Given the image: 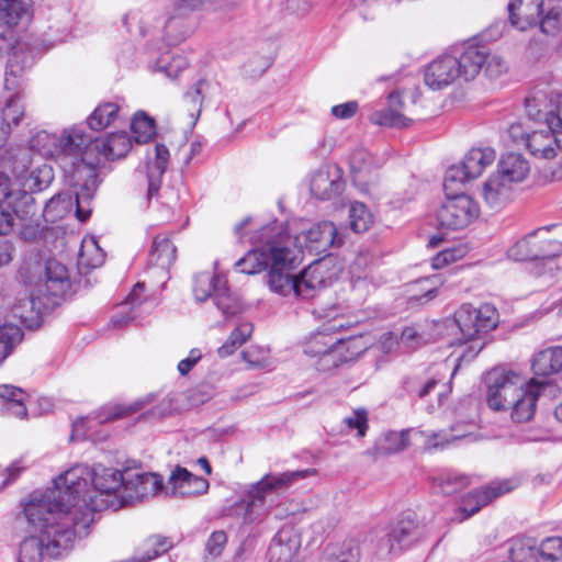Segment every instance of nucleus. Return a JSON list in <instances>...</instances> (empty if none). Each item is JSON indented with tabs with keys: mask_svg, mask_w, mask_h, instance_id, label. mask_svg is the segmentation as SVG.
<instances>
[{
	"mask_svg": "<svg viewBox=\"0 0 562 562\" xmlns=\"http://www.w3.org/2000/svg\"><path fill=\"white\" fill-rule=\"evenodd\" d=\"M92 142L79 126L65 128L58 135L40 131L30 140L33 150L57 162L70 186L80 187V191L75 193V202L76 216L81 222L91 214L89 202L98 187V159L93 150L90 151Z\"/></svg>",
	"mask_w": 562,
	"mask_h": 562,
	"instance_id": "obj_1",
	"label": "nucleus"
},
{
	"mask_svg": "<svg viewBox=\"0 0 562 562\" xmlns=\"http://www.w3.org/2000/svg\"><path fill=\"white\" fill-rule=\"evenodd\" d=\"M126 483V471L105 468L101 464L90 469L86 464H76L54 480L49 495L66 510L77 518L89 513L111 508L117 510L124 506L123 488Z\"/></svg>",
	"mask_w": 562,
	"mask_h": 562,
	"instance_id": "obj_2",
	"label": "nucleus"
},
{
	"mask_svg": "<svg viewBox=\"0 0 562 562\" xmlns=\"http://www.w3.org/2000/svg\"><path fill=\"white\" fill-rule=\"evenodd\" d=\"M27 521L38 530V536L25 538L20 546L19 562H41L44 553L58 558L70 550L77 536L86 532L91 524L89 513L77 518L64 509L54 495L46 492L41 498L25 504Z\"/></svg>",
	"mask_w": 562,
	"mask_h": 562,
	"instance_id": "obj_3",
	"label": "nucleus"
},
{
	"mask_svg": "<svg viewBox=\"0 0 562 562\" xmlns=\"http://www.w3.org/2000/svg\"><path fill=\"white\" fill-rule=\"evenodd\" d=\"M311 470L268 473L246 491L245 498L229 509L228 515L250 525L262 521L273 508L279 506L281 497L297 480L306 477Z\"/></svg>",
	"mask_w": 562,
	"mask_h": 562,
	"instance_id": "obj_4",
	"label": "nucleus"
},
{
	"mask_svg": "<svg viewBox=\"0 0 562 562\" xmlns=\"http://www.w3.org/2000/svg\"><path fill=\"white\" fill-rule=\"evenodd\" d=\"M454 323L459 328L460 336L457 344L464 346L457 357L452 375L461 362L472 361L485 346L484 335L496 328L498 324L497 310L488 303L474 307L471 304L461 305L454 313Z\"/></svg>",
	"mask_w": 562,
	"mask_h": 562,
	"instance_id": "obj_5",
	"label": "nucleus"
},
{
	"mask_svg": "<svg viewBox=\"0 0 562 562\" xmlns=\"http://www.w3.org/2000/svg\"><path fill=\"white\" fill-rule=\"evenodd\" d=\"M481 56L476 50L464 46L459 55H443L425 67L424 82L436 91L452 85L456 80L471 81L475 79V72Z\"/></svg>",
	"mask_w": 562,
	"mask_h": 562,
	"instance_id": "obj_6",
	"label": "nucleus"
},
{
	"mask_svg": "<svg viewBox=\"0 0 562 562\" xmlns=\"http://www.w3.org/2000/svg\"><path fill=\"white\" fill-rule=\"evenodd\" d=\"M290 236L285 234L281 224L272 222L252 232L250 244L254 248L240 258L235 267L246 274H255L267 269L272 263L274 250L283 248Z\"/></svg>",
	"mask_w": 562,
	"mask_h": 562,
	"instance_id": "obj_7",
	"label": "nucleus"
},
{
	"mask_svg": "<svg viewBox=\"0 0 562 562\" xmlns=\"http://www.w3.org/2000/svg\"><path fill=\"white\" fill-rule=\"evenodd\" d=\"M69 288V278L64 265L55 259L45 263L44 274L33 285L29 304L31 310L41 314L56 303L55 299L61 296Z\"/></svg>",
	"mask_w": 562,
	"mask_h": 562,
	"instance_id": "obj_8",
	"label": "nucleus"
},
{
	"mask_svg": "<svg viewBox=\"0 0 562 562\" xmlns=\"http://www.w3.org/2000/svg\"><path fill=\"white\" fill-rule=\"evenodd\" d=\"M272 263L268 273V285L271 291L280 295H290L299 297L300 279L299 276L291 273L302 261L300 249L291 247V237L283 248L274 250Z\"/></svg>",
	"mask_w": 562,
	"mask_h": 562,
	"instance_id": "obj_9",
	"label": "nucleus"
},
{
	"mask_svg": "<svg viewBox=\"0 0 562 562\" xmlns=\"http://www.w3.org/2000/svg\"><path fill=\"white\" fill-rule=\"evenodd\" d=\"M488 406L494 411H508V405L528 385L525 376L514 370L494 369L486 376Z\"/></svg>",
	"mask_w": 562,
	"mask_h": 562,
	"instance_id": "obj_10",
	"label": "nucleus"
},
{
	"mask_svg": "<svg viewBox=\"0 0 562 562\" xmlns=\"http://www.w3.org/2000/svg\"><path fill=\"white\" fill-rule=\"evenodd\" d=\"M345 237V227H337L333 222L324 221L300 233L294 239L291 238V247H297L300 255H302L304 249L310 254L318 255L326 252L331 247L341 246ZM300 258H302V256H300Z\"/></svg>",
	"mask_w": 562,
	"mask_h": 562,
	"instance_id": "obj_11",
	"label": "nucleus"
},
{
	"mask_svg": "<svg viewBox=\"0 0 562 562\" xmlns=\"http://www.w3.org/2000/svg\"><path fill=\"white\" fill-rule=\"evenodd\" d=\"M16 56V52H14L13 57L9 60V70L5 72L4 78V88L8 91H12V93L5 98L4 105L0 113V127L3 128L4 134L0 142V148L7 144L13 128L21 124L25 113L21 94L18 91L19 81L13 64Z\"/></svg>",
	"mask_w": 562,
	"mask_h": 562,
	"instance_id": "obj_12",
	"label": "nucleus"
},
{
	"mask_svg": "<svg viewBox=\"0 0 562 562\" xmlns=\"http://www.w3.org/2000/svg\"><path fill=\"white\" fill-rule=\"evenodd\" d=\"M480 215L479 204L467 194H457L442 203L437 212V221L441 228L462 229Z\"/></svg>",
	"mask_w": 562,
	"mask_h": 562,
	"instance_id": "obj_13",
	"label": "nucleus"
},
{
	"mask_svg": "<svg viewBox=\"0 0 562 562\" xmlns=\"http://www.w3.org/2000/svg\"><path fill=\"white\" fill-rule=\"evenodd\" d=\"M544 113L537 111L533 114L531 104H528V115L533 116L540 127L528 134L526 138L524 136L521 138L526 140V145L533 156L551 159L557 155V148H562V135L558 126H553L554 128L547 127Z\"/></svg>",
	"mask_w": 562,
	"mask_h": 562,
	"instance_id": "obj_14",
	"label": "nucleus"
},
{
	"mask_svg": "<svg viewBox=\"0 0 562 562\" xmlns=\"http://www.w3.org/2000/svg\"><path fill=\"white\" fill-rule=\"evenodd\" d=\"M420 536L422 526L415 515H402L381 539L380 550L386 554H396L417 541Z\"/></svg>",
	"mask_w": 562,
	"mask_h": 562,
	"instance_id": "obj_15",
	"label": "nucleus"
},
{
	"mask_svg": "<svg viewBox=\"0 0 562 562\" xmlns=\"http://www.w3.org/2000/svg\"><path fill=\"white\" fill-rule=\"evenodd\" d=\"M333 258L324 257L312 262L299 276V297L311 299L317 290L326 288L336 278L337 272Z\"/></svg>",
	"mask_w": 562,
	"mask_h": 562,
	"instance_id": "obj_16",
	"label": "nucleus"
},
{
	"mask_svg": "<svg viewBox=\"0 0 562 562\" xmlns=\"http://www.w3.org/2000/svg\"><path fill=\"white\" fill-rule=\"evenodd\" d=\"M551 394V385L547 381L530 380L522 390L521 396H517L513 404L508 405L510 418L515 423L529 422L536 412V402L542 394Z\"/></svg>",
	"mask_w": 562,
	"mask_h": 562,
	"instance_id": "obj_17",
	"label": "nucleus"
},
{
	"mask_svg": "<svg viewBox=\"0 0 562 562\" xmlns=\"http://www.w3.org/2000/svg\"><path fill=\"white\" fill-rule=\"evenodd\" d=\"M159 492H165L160 475L156 473L126 471V483L125 488H123L124 505L155 496Z\"/></svg>",
	"mask_w": 562,
	"mask_h": 562,
	"instance_id": "obj_18",
	"label": "nucleus"
},
{
	"mask_svg": "<svg viewBox=\"0 0 562 562\" xmlns=\"http://www.w3.org/2000/svg\"><path fill=\"white\" fill-rule=\"evenodd\" d=\"M311 193L319 200H330L344 190L341 171L337 166L326 165L312 173L310 180Z\"/></svg>",
	"mask_w": 562,
	"mask_h": 562,
	"instance_id": "obj_19",
	"label": "nucleus"
},
{
	"mask_svg": "<svg viewBox=\"0 0 562 562\" xmlns=\"http://www.w3.org/2000/svg\"><path fill=\"white\" fill-rule=\"evenodd\" d=\"M210 487L209 481L204 477L193 475L187 469L177 467L170 474L165 494L170 496H194L202 495Z\"/></svg>",
	"mask_w": 562,
	"mask_h": 562,
	"instance_id": "obj_20",
	"label": "nucleus"
},
{
	"mask_svg": "<svg viewBox=\"0 0 562 562\" xmlns=\"http://www.w3.org/2000/svg\"><path fill=\"white\" fill-rule=\"evenodd\" d=\"M512 490V483L509 481H503L468 493L462 497L459 506L460 512L464 514L462 519L471 517L491 501Z\"/></svg>",
	"mask_w": 562,
	"mask_h": 562,
	"instance_id": "obj_21",
	"label": "nucleus"
},
{
	"mask_svg": "<svg viewBox=\"0 0 562 562\" xmlns=\"http://www.w3.org/2000/svg\"><path fill=\"white\" fill-rule=\"evenodd\" d=\"M301 541L292 528H282L273 537L269 550V562H301L299 550Z\"/></svg>",
	"mask_w": 562,
	"mask_h": 562,
	"instance_id": "obj_22",
	"label": "nucleus"
},
{
	"mask_svg": "<svg viewBox=\"0 0 562 562\" xmlns=\"http://www.w3.org/2000/svg\"><path fill=\"white\" fill-rule=\"evenodd\" d=\"M132 147L131 137L125 132L112 133L104 138H95L90 144V151L93 150L98 159V166L109 159L124 157Z\"/></svg>",
	"mask_w": 562,
	"mask_h": 562,
	"instance_id": "obj_23",
	"label": "nucleus"
},
{
	"mask_svg": "<svg viewBox=\"0 0 562 562\" xmlns=\"http://www.w3.org/2000/svg\"><path fill=\"white\" fill-rule=\"evenodd\" d=\"M542 0H510L508 12L512 25L520 31L537 25L542 12Z\"/></svg>",
	"mask_w": 562,
	"mask_h": 562,
	"instance_id": "obj_24",
	"label": "nucleus"
},
{
	"mask_svg": "<svg viewBox=\"0 0 562 562\" xmlns=\"http://www.w3.org/2000/svg\"><path fill=\"white\" fill-rule=\"evenodd\" d=\"M531 380L547 381L552 385L549 378L562 371V347L554 346L539 351L531 361Z\"/></svg>",
	"mask_w": 562,
	"mask_h": 562,
	"instance_id": "obj_25",
	"label": "nucleus"
},
{
	"mask_svg": "<svg viewBox=\"0 0 562 562\" xmlns=\"http://www.w3.org/2000/svg\"><path fill=\"white\" fill-rule=\"evenodd\" d=\"M482 199L494 211L503 209L512 195V184L501 175L492 173L482 187Z\"/></svg>",
	"mask_w": 562,
	"mask_h": 562,
	"instance_id": "obj_26",
	"label": "nucleus"
},
{
	"mask_svg": "<svg viewBox=\"0 0 562 562\" xmlns=\"http://www.w3.org/2000/svg\"><path fill=\"white\" fill-rule=\"evenodd\" d=\"M169 160V150L162 144L155 147V158L147 165V200L150 202L160 189L161 178L166 171Z\"/></svg>",
	"mask_w": 562,
	"mask_h": 562,
	"instance_id": "obj_27",
	"label": "nucleus"
},
{
	"mask_svg": "<svg viewBox=\"0 0 562 562\" xmlns=\"http://www.w3.org/2000/svg\"><path fill=\"white\" fill-rule=\"evenodd\" d=\"M349 165L356 181L371 183L376 179L378 164L368 150L363 148L353 150L349 158Z\"/></svg>",
	"mask_w": 562,
	"mask_h": 562,
	"instance_id": "obj_28",
	"label": "nucleus"
},
{
	"mask_svg": "<svg viewBox=\"0 0 562 562\" xmlns=\"http://www.w3.org/2000/svg\"><path fill=\"white\" fill-rule=\"evenodd\" d=\"M468 49L476 50L481 56L475 77L483 70L487 78L497 79L508 71V64L499 54L491 53L486 47L479 45H468Z\"/></svg>",
	"mask_w": 562,
	"mask_h": 562,
	"instance_id": "obj_29",
	"label": "nucleus"
},
{
	"mask_svg": "<svg viewBox=\"0 0 562 562\" xmlns=\"http://www.w3.org/2000/svg\"><path fill=\"white\" fill-rule=\"evenodd\" d=\"M529 171V162L522 155L509 153L501 158L496 173L501 175L503 179L508 180L509 184H512L513 182L525 180Z\"/></svg>",
	"mask_w": 562,
	"mask_h": 562,
	"instance_id": "obj_30",
	"label": "nucleus"
},
{
	"mask_svg": "<svg viewBox=\"0 0 562 562\" xmlns=\"http://www.w3.org/2000/svg\"><path fill=\"white\" fill-rule=\"evenodd\" d=\"M402 108L403 101L401 95L397 92H392L389 94V108L383 111L373 112L370 116V121L382 126H406L409 120L401 113L400 110Z\"/></svg>",
	"mask_w": 562,
	"mask_h": 562,
	"instance_id": "obj_31",
	"label": "nucleus"
},
{
	"mask_svg": "<svg viewBox=\"0 0 562 562\" xmlns=\"http://www.w3.org/2000/svg\"><path fill=\"white\" fill-rule=\"evenodd\" d=\"M226 279L212 271L198 272L193 277L192 291L195 300L200 303L205 302L210 297H214L220 283H225Z\"/></svg>",
	"mask_w": 562,
	"mask_h": 562,
	"instance_id": "obj_32",
	"label": "nucleus"
},
{
	"mask_svg": "<svg viewBox=\"0 0 562 562\" xmlns=\"http://www.w3.org/2000/svg\"><path fill=\"white\" fill-rule=\"evenodd\" d=\"M495 158L496 153L491 147L472 148L464 156L462 164L465 168L467 175H470V178L475 179L494 162Z\"/></svg>",
	"mask_w": 562,
	"mask_h": 562,
	"instance_id": "obj_33",
	"label": "nucleus"
},
{
	"mask_svg": "<svg viewBox=\"0 0 562 562\" xmlns=\"http://www.w3.org/2000/svg\"><path fill=\"white\" fill-rule=\"evenodd\" d=\"M176 246L167 236L158 235L153 240L148 262L150 266L167 270L176 259Z\"/></svg>",
	"mask_w": 562,
	"mask_h": 562,
	"instance_id": "obj_34",
	"label": "nucleus"
},
{
	"mask_svg": "<svg viewBox=\"0 0 562 562\" xmlns=\"http://www.w3.org/2000/svg\"><path fill=\"white\" fill-rule=\"evenodd\" d=\"M551 254L536 243L535 234L517 241L508 249V257L516 261L549 258Z\"/></svg>",
	"mask_w": 562,
	"mask_h": 562,
	"instance_id": "obj_35",
	"label": "nucleus"
},
{
	"mask_svg": "<svg viewBox=\"0 0 562 562\" xmlns=\"http://www.w3.org/2000/svg\"><path fill=\"white\" fill-rule=\"evenodd\" d=\"M31 0H0V26L14 27L27 14Z\"/></svg>",
	"mask_w": 562,
	"mask_h": 562,
	"instance_id": "obj_36",
	"label": "nucleus"
},
{
	"mask_svg": "<svg viewBox=\"0 0 562 562\" xmlns=\"http://www.w3.org/2000/svg\"><path fill=\"white\" fill-rule=\"evenodd\" d=\"M361 549L358 540L348 539L339 544L328 547L325 555L326 562H359Z\"/></svg>",
	"mask_w": 562,
	"mask_h": 562,
	"instance_id": "obj_37",
	"label": "nucleus"
},
{
	"mask_svg": "<svg viewBox=\"0 0 562 562\" xmlns=\"http://www.w3.org/2000/svg\"><path fill=\"white\" fill-rule=\"evenodd\" d=\"M120 106L113 102L100 104L88 117L91 130L101 131L108 127L119 115Z\"/></svg>",
	"mask_w": 562,
	"mask_h": 562,
	"instance_id": "obj_38",
	"label": "nucleus"
},
{
	"mask_svg": "<svg viewBox=\"0 0 562 562\" xmlns=\"http://www.w3.org/2000/svg\"><path fill=\"white\" fill-rule=\"evenodd\" d=\"M337 342V336L326 331H317L311 335L304 342V353L312 358H317L335 347Z\"/></svg>",
	"mask_w": 562,
	"mask_h": 562,
	"instance_id": "obj_39",
	"label": "nucleus"
},
{
	"mask_svg": "<svg viewBox=\"0 0 562 562\" xmlns=\"http://www.w3.org/2000/svg\"><path fill=\"white\" fill-rule=\"evenodd\" d=\"M213 300L217 308L227 317L234 316L241 311L240 300L237 294L229 290L227 281L220 283V290H217Z\"/></svg>",
	"mask_w": 562,
	"mask_h": 562,
	"instance_id": "obj_40",
	"label": "nucleus"
},
{
	"mask_svg": "<svg viewBox=\"0 0 562 562\" xmlns=\"http://www.w3.org/2000/svg\"><path fill=\"white\" fill-rule=\"evenodd\" d=\"M252 325L250 323H243L236 327L227 340L218 348L217 353L221 358L233 355L238 347L247 341L252 334Z\"/></svg>",
	"mask_w": 562,
	"mask_h": 562,
	"instance_id": "obj_41",
	"label": "nucleus"
},
{
	"mask_svg": "<svg viewBox=\"0 0 562 562\" xmlns=\"http://www.w3.org/2000/svg\"><path fill=\"white\" fill-rule=\"evenodd\" d=\"M131 128L138 144L149 142L156 134L155 121L145 112L135 113L131 122Z\"/></svg>",
	"mask_w": 562,
	"mask_h": 562,
	"instance_id": "obj_42",
	"label": "nucleus"
},
{
	"mask_svg": "<svg viewBox=\"0 0 562 562\" xmlns=\"http://www.w3.org/2000/svg\"><path fill=\"white\" fill-rule=\"evenodd\" d=\"M144 291V284L137 283L134 285L132 291L126 297V301L124 303L125 306H130V312L122 315V316H115L112 318V325L115 328H122L123 326L127 325L132 319L136 318L138 315L136 313V308L142 304V294Z\"/></svg>",
	"mask_w": 562,
	"mask_h": 562,
	"instance_id": "obj_43",
	"label": "nucleus"
},
{
	"mask_svg": "<svg viewBox=\"0 0 562 562\" xmlns=\"http://www.w3.org/2000/svg\"><path fill=\"white\" fill-rule=\"evenodd\" d=\"M206 86L204 80H199L183 97V102L188 108L191 125H195L202 108L203 89Z\"/></svg>",
	"mask_w": 562,
	"mask_h": 562,
	"instance_id": "obj_44",
	"label": "nucleus"
},
{
	"mask_svg": "<svg viewBox=\"0 0 562 562\" xmlns=\"http://www.w3.org/2000/svg\"><path fill=\"white\" fill-rule=\"evenodd\" d=\"M53 179L54 173L52 167L44 164L29 173L24 181V188L31 192L42 191L50 184Z\"/></svg>",
	"mask_w": 562,
	"mask_h": 562,
	"instance_id": "obj_45",
	"label": "nucleus"
},
{
	"mask_svg": "<svg viewBox=\"0 0 562 562\" xmlns=\"http://www.w3.org/2000/svg\"><path fill=\"white\" fill-rule=\"evenodd\" d=\"M508 551L512 562H538V550L531 540H514Z\"/></svg>",
	"mask_w": 562,
	"mask_h": 562,
	"instance_id": "obj_46",
	"label": "nucleus"
},
{
	"mask_svg": "<svg viewBox=\"0 0 562 562\" xmlns=\"http://www.w3.org/2000/svg\"><path fill=\"white\" fill-rule=\"evenodd\" d=\"M172 543L171 541L161 536H150L143 543V555L140 558H136V562H148L154 558L159 557L160 554L166 553Z\"/></svg>",
	"mask_w": 562,
	"mask_h": 562,
	"instance_id": "obj_47",
	"label": "nucleus"
},
{
	"mask_svg": "<svg viewBox=\"0 0 562 562\" xmlns=\"http://www.w3.org/2000/svg\"><path fill=\"white\" fill-rule=\"evenodd\" d=\"M350 228L355 233H363L373 223V217L363 203L355 202L349 210Z\"/></svg>",
	"mask_w": 562,
	"mask_h": 562,
	"instance_id": "obj_48",
	"label": "nucleus"
},
{
	"mask_svg": "<svg viewBox=\"0 0 562 562\" xmlns=\"http://www.w3.org/2000/svg\"><path fill=\"white\" fill-rule=\"evenodd\" d=\"M408 430L390 431L379 442L378 449L384 454L396 453L408 446Z\"/></svg>",
	"mask_w": 562,
	"mask_h": 562,
	"instance_id": "obj_49",
	"label": "nucleus"
},
{
	"mask_svg": "<svg viewBox=\"0 0 562 562\" xmlns=\"http://www.w3.org/2000/svg\"><path fill=\"white\" fill-rule=\"evenodd\" d=\"M22 339L23 331L18 325L4 324L0 326V351L5 353V358Z\"/></svg>",
	"mask_w": 562,
	"mask_h": 562,
	"instance_id": "obj_50",
	"label": "nucleus"
},
{
	"mask_svg": "<svg viewBox=\"0 0 562 562\" xmlns=\"http://www.w3.org/2000/svg\"><path fill=\"white\" fill-rule=\"evenodd\" d=\"M459 426L451 427L450 431L431 432L425 442L427 449L443 448L452 440H459L470 435V431H459Z\"/></svg>",
	"mask_w": 562,
	"mask_h": 562,
	"instance_id": "obj_51",
	"label": "nucleus"
},
{
	"mask_svg": "<svg viewBox=\"0 0 562 562\" xmlns=\"http://www.w3.org/2000/svg\"><path fill=\"white\" fill-rule=\"evenodd\" d=\"M156 65L158 71L164 72L168 78L175 79L188 67V61L182 56L169 57L168 54H164Z\"/></svg>",
	"mask_w": 562,
	"mask_h": 562,
	"instance_id": "obj_52",
	"label": "nucleus"
},
{
	"mask_svg": "<svg viewBox=\"0 0 562 562\" xmlns=\"http://www.w3.org/2000/svg\"><path fill=\"white\" fill-rule=\"evenodd\" d=\"M337 345L341 355L344 356L345 362L352 361L357 359L364 350L366 344L362 340V337H348V338H338Z\"/></svg>",
	"mask_w": 562,
	"mask_h": 562,
	"instance_id": "obj_53",
	"label": "nucleus"
},
{
	"mask_svg": "<svg viewBox=\"0 0 562 562\" xmlns=\"http://www.w3.org/2000/svg\"><path fill=\"white\" fill-rule=\"evenodd\" d=\"M400 341L402 349L409 352L425 345L427 338L416 326H407L402 330Z\"/></svg>",
	"mask_w": 562,
	"mask_h": 562,
	"instance_id": "obj_54",
	"label": "nucleus"
},
{
	"mask_svg": "<svg viewBox=\"0 0 562 562\" xmlns=\"http://www.w3.org/2000/svg\"><path fill=\"white\" fill-rule=\"evenodd\" d=\"M344 362V356L341 355L339 347L335 346L330 348V350L324 352V355L317 357L315 367L319 372H330Z\"/></svg>",
	"mask_w": 562,
	"mask_h": 562,
	"instance_id": "obj_55",
	"label": "nucleus"
},
{
	"mask_svg": "<svg viewBox=\"0 0 562 562\" xmlns=\"http://www.w3.org/2000/svg\"><path fill=\"white\" fill-rule=\"evenodd\" d=\"M537 550L538 555H541L544 560L555 562L562 558V538L549 537L540 543Z\"/></svg>",
	"mask_w": 562,
	"mask_h": 562,
	"instance_id": "obj_56",
	"label": "nucleus"
},
{
	"mask_svg": "<svg viewBox=\"0 0 562 562\" xmlns=\"http://www.w3.org/2000/svg\"><path fill=\"white\" fill-rule=\"evenodd\" d=\"M436 482L441 493L450 495L465 487L469 484V479L465 475L445 474L439 476Z\"/></svg>",
	"mask_w": 562,
	"mask_h": 562,
	"instance_id": "obj_57",
	"label": "nucleus"
},
{
	"mask_svg": "<svg viewBox=\"0 0 562 562\" xmlns=\"http://www.w3.org/2000/svg\"><path fill=\"white\" fill-rule=\"evenodd\" d=\"M541 31L548 35H555L562 29V10L552 9L539 20Z\"/></svg>",
	"mask_w": 562,
	"mask_h": 562,
	"instance_id": "obj_58",
	"label": "nucleus"
},
{
	"mask_svg": "<svg viewBox=\"0 0 562 562\" xmlns=\"http://www.w3.org/2000/svg\"><path fill=\"white\" fill-rule=\"evenodd\" d=\"M349 429H356L359 438L364 437L368 429V414L364 409L353 411L350 416L344 419Z\"/></svg>",
	"mask_w": 562,
	"mask_h": 562,
	"instance_id": "obj_59",
	"label": "nucleus"
},
{
	"mask_svg": "<svg viewBox=\"0 0 562 562\" xmlns=\"http://www.w3.org/2000/svg\"><path fill=\"white\" fill-rule=\"evenodd\" d=\"M226 543L227 536L223 530L212 532L205 544L207 555L213 559H216L222 554Z\"/></svg>",
	"mask_w": 562,
	"mask_h": 562,
	"instance_id": "obj_60",
	"label": "nucleus"
},
{
	"mask_svg": "<svg viewBox=\"0 0 562 562\" xmlns=\"http://www.w3.org/2000/svg\"><path fill=\"white\" fill-rule=\"evenodd\" d=\"M72 205L71 195L68 193H60L53 196L46 204L45 212L55 213L56 216H61L64 212L69 210Z\"/></svg>",
	"mask_w": 562,
	"mask_h": 562,
	"instance_id": "obj_61",
	"label": "nucleus"
},
{
	"mask_svg": "<svg viewBox=\"0 0 562 562\" xmlns=\"http://www.w3.org/2000/svg\"><path fill=\"white\" fill-rule=\"evenodd\" d=\"M470 179V175H467L465 168L461 162L460 166H452L446 171L443 188L446 191H448L452 189L453 184H463L465 181Z\"/></svg>",
	"mask_w": 562,
	"mask_h": 562,
	"instance_id": "obj_62",
	"label": "nucleus"
},
{
	"mask_svg": "<svg viewBox=\"0 0 562 562\" xmlns=\"http://www.w3.org/2000/svg\"><path fill=\"white\" fill-rule=\"evenodd\" d=\"M464 255V250L462 248H448L443 249L442 251L438 252L432 258V267L435 269L443 268L445 266L454 262L459 259H461Z\"/></svg>",
	"mask_w": 562,
	"mask_h": 562,
	"instance_id": "obj_63",
	"label": "nucleus"
},
{
	"mask_svg": "<svg viewBox=\"0 0 562 562\" xmlns=\"http://www.w3.org/2000/svg\"><path fill=\"white\" fill-rule=\"evenodd\" d=\"M379 0H350L349 5L357 11L363 21H371L375 18V4Z\"/></svg>",
	"mask_w": 562,
	"mask_h": 562,
	"instance_id": "obj_64",
	"label": "nucleus"
}]
</instances>
